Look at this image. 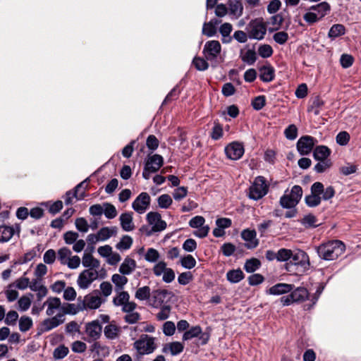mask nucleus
I'll return each instance as SVG.
<instances>
[{
  "instance_id": "35",
  "label": "nucleus",
  "mask_w": 361,
  "mask_h": 361,
  "mask_svg": "<svg viewBox=\"0 0 361 361\" xmlns=\"http://www.w3.org/2000/svg\"><path fill=\"white\" fill-rule=\"evenodd\" d=\"M330 8H331L330 5L327 2L323 1V2L319 3L315 6H311L310 8V10L315 12L316 14L318 16V17L320 19H322L330 11Z\"/></svg>"
},
{
  "instance_id": "57",
  "label": "nucleus",
  "mask_w": 361,
  "mask_h": 361,
  "mask_svg": "<svg viewBox=\"0 0 361 361\" xmlns=\"http://www.w3.org/2000/svg\"><path fill=\"white\" fill-rule=\"evenodd\" d=\"M273 49L269 44H262L258 48V54L262 58H269L273 54Z\"/></svg>"
},
{
  "instance_id": "1",
  "label": "nucleus",
  "mask_w": 361,
  "mask_h": 361,
  "mask_svg": "<svg viewBox=\"0 0 361 361\" xmlns=\"http://www.w3.org/2000/svg\"><path fill=\"white\" fill-rule=\"evenodd\" d=\"M319 257L325 260H334L345 251V245L340 240H330L317 247Z\"/></svg>"
},
{
  "instance_id": "15",
  "label": "nucleus",
  "mask_w": 361,
  "mask_h": 361,
  "mask_svg": "<svg viewBox=\"0 0 361 361\" xmlns=\"http://www.w3.org/2000/svg\"><path fill=\"white\" fill-rule=\"evenodd\" d=\"M292 262L294 265L299 267L302 271H305L309 269L310 267V259L307 254L300 250L293 252L291 257Z\"/></svg>"
},
{
  "instance_id": "39",
  "label": "nucleus",
  "mask_w": 361,
  "mask_h": 361,
  "mask_svg": "<svg viewBox=\"0 0 361 361\" xmlns=\"http://www.w3.org/2000/svg\"><path fill=\"white\" fill-rule=\"evenodd\" d=\"M151 289L149 286H145L140 288H138L135 293V298L140 301L150 300L151 298Z\"/></svg>"
},
{
  "instance_id": "23",
  "label": "nucleus",
  "mask_w": 361,
  "mask_h": 361,
  "mask_svg": "<svg viewBox=\"0 0 361 361\" xmlns=\"http://www.w3.org/2000/svg\"><path fill=\"white\" fill-rule=\"evenodd\" d=\"M183 349L184 345L182 343L173 341L164 344L161 351L164 354H170L172 356H175L181 353Z\"/></svg>"
},
{
  "instance_id": "10",
  "label": "nucleus",
  "mask_w": 361,
  "mask_h": 361,
  "mask_svg": "<svg viewBox=\"0 0 361 361\" xmlns=\"http://www.w3.org/2000/svg\"><path fill=\"white\" fill-rule=\"evenodd\" d=\"M98 271L92 269L83 270L78 276L77 284L81 289L88 288L92 283L98 278Z\"/></svg>"
},
{
  "instance_id": "63",
  "label": "nucleus",
  "mask_w": 361,
  "mask_h": 361,
  "mask_svg": "<svg viewBox=\"0 0 361 361\" xmlns=\"http://www.w3.org/2000/svg\"><path fill=\"white\" fill-rule=\"evenodd\" d=\"M207 61L206 59L195 57L193 59V64L198 71H202L208 68L209 64Z\"/></svg>"
},
{
  "instance_id": "53",
  "label": "nucleus",
  "mask_w": 361,
  "mask_h": 361,
  "mask_svg": "<svg viewBox=\"0 0 361 361\" xmlns=\"http://www.w3.org/2000/svg\"><path fill=\"white\" fill-rule=\"evenodd\" d=\"M125 312L126 314L124 316V320L128 324H135L141 318L140 314L135 310H130Z\"/></svg>"
},
{
  "instance_id": "64",
  "label": "nucleus",
  "mask_w": 361,
  "mask_h": 361,
  "mask_svg": "<svg viewBox=\"0 0 361 361\" xmlns=\"http://www.w3.org/2000/svg\"><path fill=\"white\" fill-rule=\"evenodd\" d=\"M274 40L279 44H284L288 39V35L285 31L276 32L273 35Z\"/></svg>"
},
{
  "instance_id": "50",
  "label": "nucleus",
  "mask_w": 361,
  "mask_h": 361,
  "mask_svg": "<svg viewBox=\"0 0 361 361\" xmlns=\"http://www.w3.org/2000/svg\"><path fill=\"white\" fill-rule=\"evenodd\" d=\"M18 313L15 310L8 311L4 317V322L8 326H14L18 319Z\"/></svg>"
},
{
  "instance_id": "29",
  "label": "nucleus",
  "mask_w": 361,
  "mask_h": 361,
  "mask_svg": "<svg viewBox=\"0 0 361 361\" xmlns=\"http://www.w3.org/2000/svg\"><path fill=\"white\" fill-rule=\"evenodd\" d=\"M121 226L123 231H131L135 228L133 222V215L130 212H126L120 216Z\"/></svg>"
},
{
  "instance_id": "32",
  "label": "nucleus",
  "mask_w": 361,
  "mask_h": 361,
  "mask_svg": "<svg viewBox=\"0 0 361 361\" xmlns=\"http://www.w3.org/2000/svg\"><path fill=\"white\" fill-rule=\"evenodd\" d=\"M15 229L13 226L7 225L0 226V243L9 241L15 233Z\"/></svg>"
},
{
  "instance_id": "58",
  "label": "nucleus",
  "mask_w": 361,
  "mask_h": 361,
  "mask_svg": "<svg viewBox=\"0 0 361 361\" xmlns=\"http://www.w3.org/2000/svg\"><path fill=\"white\" fill-rule=\"evenodd\" d=\"M104 209L103 212L104 213V215L107 219H111L117 216L116 209L113 204L106 203L104 204Z\"/></svg>"
},
{
  "instance_id": "16",
  "label": "nucleus",
  "mask_w": 361,
  "mask_h": 361,
  "mask_svg": "<svg viewBox=\"0 0 361 361\" xmlns=\"http://www.w3.org/2000/svg\"><path fill=\"white\" fill-rule=\"evenodd\" d=\"M227 157L231 160L239 159L244 154L243 145L238 142H233L225 147Z\"/></svg>"
},
{
  "instance_id": "5",
  "label": "nucleus",
  "mask_w": 361,
  "mask_h": 361,
  "mask_svg": "<svg viewBox=\"0 0 361 361\" xmlns=\"http://www.w3.org/2000/svg\"><path fill=\"white\" fill-rule=\"evenodd\" d=\"M286 192H287V190ZM302 196V188L300 185H294L288 194L285 193L280 198V204L282 207L286 209L295 207L300 202Z\"/></svg>"
},
{
  "instance_id": "31",
  "label": "nucleus",
  "mask_w": 361,
  "mask_h": 361,
  "mask_svg": "<svg viewBox=\"0 0 361 361\" xmlns=\"http://www.w3.org/2000/svg\"><path fill=\"white\" fill-rule=\"evenodd\" d=\"M308 297L309 293L307 290L303 287L297 288L291 292V298L293 300L294 302H302L308 299Z\"/></svg>"
},
{
  "instance_id": "7",
  "label": "nucleus",
  "mask_w": 361,
  "mask_h": 361,
  "mask_svg": "<svg viewBox=\"0 0 361 361\" xmlns=\"http://www.w3.org/2000/svg\"><path fill=\"white\" fill-rule=\"evenodd\" d=\"M269 190V185L263 176H257L249 188V197L258 200L265 196Z\"/></svg>"
},
{
  "instance_id": "11",
  "label": "nucleus",
  "mask_w": 361,
  "mask_h": 361,
  "mask_svg": "<svg viewBox=\"0 0 361 361\" xmlns=\"http://www.w3.org/2000/svg\"><path fill=\"white\" fill-rule=\"evenodd\" d=\"M43 307H47L46 314L49 317L61 315L63 312V304L61 299L56 297H49L44 302Z\"/></svg>"
},
{
  "instance_id": "38",
  "label": "nucleus",
  "mask_w": 361,
  "mask_h": 361,
  "mask_svg": "<svg viewBox=\"0 0 361 361\" xmlns=\"http://www.w3.org/2000/svg\"><path fill=\"white\" fill-rule=\"evenodd\" d=\"M233 30V26L229 23H223L219 27V32L222 36L223 43H229L231 41L230 34Z\"/></svg>"
},
{
  "instance_id": "12",
  "label": "nucleus",
  "mask_w": 361,
  "mask_h": 361,
  "mask_svg": "<svg viewBox=\"0 0 361 361\" xmlns=\"http://www.w3.org/2000/svg\"><path fill=\"white\" fill-rule=\"evenodd\" d=\"M151 202L150 196L147 192H141L133 201V209L138 214H143L149 207Z\"/></svg>"
},
{
  "instance_id": "61",
  "label": "nucleus",
  "mask_w": 361,
  "mask_h": 361,
  "mask_svg": "<svg viewBox=\"0 0 361 361\" xmlns=\"http://www.w3.org/2000/svg\"><path fill=\"white\" fill-rule=\"evenodd\" d=\"M229 10L231 13L240 16L243 14V6L240 1L231 2L229 4Z\"/></svg>"
},
{
  "instance_id": "20",
  "label": "nucleus",
  "mask_w": 361,
  "mask_h": 361,
  "mask_svg": "<svg viewBox=\"0 0 361 361\" xmlns=\"http://www.w3.org/2000/svg\"><path fill=\"white\" fill-rule=\"evenodd\" d=\"M169 291L165 289H157L152 292L149 305L154 307H158L165 301Z\"/></svg>"
},
{
  "instance_id": "18",
  "label": "nucleus",
  "mask_w": 361,
  "mask_h": 361,
  "mask_svg": "<svg viewBox=\"0 0 361 361\" xmlns=\"http://www.w3.org/2000/svg\"><path fill=\"white\" fill-rule=\"evenodd\" d=\"M241 238L246 242L245 247L253 249L258 246L259 240L257 238V233L255 230L244 229L240 234Z\"/></svg>"
},
{
  "instance_id": "27",
  "label": "nucleus",
  "mask_w": 361,
  "mask_h": 361,
  "mask_svg": "<svg viewBox=\"0 0 361 361\" xmlns=\"http://www.w3.org/2000/svg\"><path fill=\"white\" fill-rule=\"evenodd\" d=\"M293 288V285L280 283L271 286L268 293L271 295H281L290 292Z\"/></svg>"
},
{
  "instance_id": "37",
  "label": "nucleus",
  "mask_w": 361,
  "mask_h": 361,
  "mask_svg": "<svg viewBox=\"0 0 361 361\" xmlns=\"http://www.w3.org/2000/svg\"><path fill=\"white\" fill-rule=\"evenodd\" d=\"M121 274H114L111 276V281L116 286V290H121L127 284L128 279Z\"/></svg>"
},
{
  "instance_id": "4",
  "label": "nucleus",
  "mask_w": 361,
  "mask_h": 361,
  "mask_svg": "<svg viewBox=\"0 0 361 361\" xmlns=\"http://www.w3.org/2000/svg\"><path fill=\"white\" fill-rule=\"evenodd\" d=\"M57 258L62 265H66L71 269L78 268L81 263L80 258L77 255H73L71 250L66 247L58 250Z\"/></svg>"
},
{
  "instance_id": "56",
  "label": "nucleus",
  "mask_w": 361,
  "mask_h": 361,
  "mask_svg": "<svg viewBox=\"0 0 361 361\" xmlns=\"http://www.w3.org/2000/svg\"><path fill=\"white\" fill-rule=\"evenodd\" d=\"M181 265L188 269L194 268L196 265L195 259L190 255H188L180 259Z\"/></svg>"
},
{
  "instance_id": "25",
  "label": "nucleus",
  "mask_w": 361,
  "mask_h": 361,
  "mask_svg": "<svg viewBox=\"0 0 361 361\" xmlns=\"http://www.w3.org/2000/svg\"><path fill=\"white\" fill-rule=\"evenodd\" d=\"M85 182H82L78 184L75 188V192L72 193L68 191L66 194L65 203L66 204H71L72 203L73 197H75L77 200H82L85 197V188L83 187Z\"/></svg>"
},
{
  "instance_id": "17",
  "label": "nucleus",
  "mask_w": 361,
  "mask_h": 361,
  "mask_svg": "<svg viewBox=\"0 0 361 361\" xmlns=\"http://www.w3.org/2000/svg\"><path fill=\"white\" fill-rule=\"evenodd\" d=\"M314 145V139L311 136H303L297 142V148L301 154H308Z\"/></svg>"
},
{
  "instance_id": "34",
  "label": "nucleus",
  "mask_w": 361,
  "mask_h": 361,
  "mask_svg": "<svg viewBox=\"0 0 361 361\" xmlns=\"http://www.w3.org/2000/svg\"><path fill=\"white\" fill-rule=\"evenodd\" d=\"M240 58L247 65H253L257 60V54L254 49H247L246 51L241 50L240 52Z\"/></svg>"
},
{
  "instance_id": "44",
  "label": "nucleus",
  "mask_w": 361,
  "mask_h": 361,
  "mask_svg": "<svg viewBox=\"0 0 361 361\" xmlns=\"http://www.w3.org/2000/svg\"><path fill=\"white\" fill-rule=\"evenodd\" d=\"M345 33V28L342 24H335L330 28L328 36L334 39L338 37L343 35Z\"/></svg>"
},
{
  "instance_id": "49",
  "label": "nucleus",
  "mask_w": 361,
  "mask_h": 361,
  "mask_svg": "<svg viewBox=\"0 0 361 361\" xmlns=\"http://www.w3.org/2000/svg\"><path fill=\"white\" fill-rule=\"evenodd\" d=\"M32 320L30 317L22 316L19 319V329L22 332L27 331L32 326Z\"/></svg>"
},
{
  "instance_id": "59",
  "label": "nucleus",
  "mask_w": 361,
  "mask_h": 361,
  "mask_svg": "<svg viewBox=\"0 0 361 361\" xmlns=\"http://www.w3.org/2000/svg\"><path fill=\"white\" fill-rule=\"evenodd\" d=\"M76 228L82 233H87L90 226L87 220L82 217L77 218L75 221Z\"/></svg>"
},
{
  "instance_id": "28",
  "label": "nucleus",
  "mask_w": 361,
  "mask_h": 361,
  "mask_svg": "<svg viewBox=\"0 0 361 361\" xmlns=\"http://www.w3.org/2000/svg\"><path fill=\"white\" fill-rule=\"evenodd\" d=\"M82 264L83 267L87 269H92V270H97L100 267L99 261L95 259L90 253H84L82 258Z\"/></svg>"
},
{
  "instance_id": "48",
  "label": "nucleus",
  "mask_w": 361,
  "mask_h": 361,
  "mask_svg": "<svg viewBox=\"0 0 361 361\" xmlns=\"http://www.w3.org/2000/svg\"><path fill=\"white\" fill-rule=\"evenodd\" d=\"M104 333L106 338L110 339H114L118 335L119 329L115 324H110L105 326Z\"/></svg>"
},
{
  "instance_id": "30",
  "label": "nucleus",
  "mask_w": 361,
  "mask_h": 361,
  "mask_svg": "<svg viewBox=\"0 0 361 361\" xmlns=\"http://www.w3.org/2000/svg\"><path fill=\"white\" fill-rule=\"evenodd\" d=\"M85 310V307L82 306L81 302L78 305L73 303H63V312L61 313V317L64 318L66 314H75L80 311Z\"/></svg>"
},
{
  "instance_id": "2",
  "label": "nucleus",
  "mask_w": 361,
  "mask_h": 361,
  "mask_svg": "<svg viewBox=\"0 0 361 361\" xmlns=\"http://www.w3.org/2000/svg\"><path fill=\"white\" fill-rule=\"evenodd\" d=\"M250 39L262 40L267 31V25L262 18L251 20L245 28Z\"/></svg>"
},
{
  "instance_id": "19",
  "label": "nucleus",
  "mask_w": 361,
  "mask_h": 361,
  "mask_svg": "<svg viewBox=\"0 0 361 361\" xmlns=\"http://www.w3.org/2000/svg\"><path fill=\"white\" fill-rule=\"evenodd\" d=\"M64 321L65 319L62 318L61 315L51 316L41 323V330L44 332L49 331L63 324Z\"/></svg>"
},
{
  "instance_id": "46",
  "label": "nucleus",
  "mask_w": 361,
  "mask_h": 361,
  "mask_svg": "<svg viewBox=\"0 0 361 361\" xmlns=\"http://www.w3.org/2000/svg\"><path fill=\"white\" fill-rule=\"evenodd\" d=\"M216 23V20L214 23L212 20L208 23H204L202 27V34L207 37H213L215 35L216 33L215 24Z\"/></svg>"
},
{
  "instance_id": "3",
  "label": "nucleus",
  "mask_w": 361,
  "mask_h": 361,
  "mask_svg": "<svg viewBox=\"0 0 361 361\" xmlns=\"http://www.w3.org/2000/svg\"><path fill=\"white\" fill-rule=\"evenodd\" d=\"M221 45L217 40H210L205 43L202 53L207 61L211 63L212 66L216 67L220 61Z\"/></svg>"
},
{
  "instance_id": "54",
  "label": "nucleus",
  "mask_w": 361,
  "mask_h": 361,
  "mask_svg": "<svg viewBox=\"0 0 361 361\" xmlns=\"http://www.w3.org/2000/svg\"><path fill=\"white\" fill-rule=\"evenodd\" d=\"M157 202L159 207L167 209L171 205L173 200L169 195L164 194L158 197Z\"/></svg>"
},
{
  "instance_id": "51",
  "label": "nucleus",
  "mask_w": 361,
  "mask_h": 361,
  "mask_svg": "<svg viewBox=\"0 0 361 361\" xmlns=\"http://www.w3.org/2000/svg\"><path fill=\"white\" fill-rule=\"evenodd\" d=\"M301 223L306 227H317L319 225L316 216L311 214L305 215L301 220Z\"/></svg>"
},
{
  "instance_id": "62",
  "label": "nucleus",
  "mask_w": 361,
  "mask_h": 361,
  "mask_svg": "<svg viewBox=\"0 0 361 361\" xmlns=\"http://www.w3.org/2000/svg\"><path fill=\"white\" fill-rule=\"evenodd\" d=\"M159 258V252L154 248H149L145 255V259L146 261L149 262H155Z\"/></svg>"
},
{
  "instance_id": "60",
  "label": "nucleus",
  "mask_w": 361,
  "mask_h": 361,
  "mask_svg": "<svg viewBox=\"0 0 361 361\" xmlns=\"http://www.w3.org/2000/svg\"><path fill=\"white\" fill-rule=\"evenodd\" d=\"M18 309L25 312L27 310L31 305V298L27 295L22 296L18 301Z\"/></svg>"
},
{
  "instance_id": "47",
  "label": "nucleus",
  "mask_w": 361,
  "mask_h": 361,
  "mask_svg": "<svg viewBox=\"0 0 361 361\" xmlns=\"http://www.w3.org/2000/svg\"><path fill=\"white\" fill-rule=\"evenodd\" d=\"M202 333V329L200 326H195L185 331L183 336V341H188L193 338L198 337Z\"/></svg>"
},
{
  "instance_id": "45",
  "label": "nucleus",
  "mask_w": 361,
  "mask_h": 361,
  "mask_svg": "<svg viewBox=\"0 0 361 361\" xmlns=\"http://www.w3.org/2000/svg\"><path fill=\"white\" fill-rule=\"evenodd\" d=\"M261 265V262L256 258H252L245 262L244 265V269L247 273H252L257 270Z\"/></svg>"
},
{
  "instance_id": "9",
  "label": "nucleus",
  "mask_w": 361,
  "mask_h": 361,
  "mask_svg": "<svg viewBox=\"0 0 361 361\" xmlns=\"http://www.w3.org/2000/svg\"><path fill=\"white\" fill-rule=\"evenodd\" d=\"M324 192V185L316 182L311 186V194L305 197V203L310 207L318 206L321 203L320 195Z\"/></svg>"
},
{
  "instance_id": "36",
  "label": "nucleus",
  "mask_w": 361,
  "mask_h": 361,
  "mask_svg": "<svg viewBox=\"0 0 361 361\" xmlns=\"http://www.w3.org/2000/svg\"><path fill=\"white\" fill-rule=\"evenodd\" d=\"M117 233V228L113 227H103L98 232V236L101 241H105L111 237L116 235Z\"/></svg>"
},
{
  "instance_id": "26",
  "label": "nucleus",
  "mask_w": 361,
  "mask_h": 361,
  "mask_svg": "<svg viewBox=\"0 0 361 361\" xmlns=\"http://www.w3.org/2000/svg\"><path fill=\"white\" fill-rule=\"evenodd\" d=\"M163 157L159 154H154L149 157L145 164L147 168L152 172H157L163 165Z\"/></svg>"
},
{
  "instance_id": "40",
  "label": "nucleus",
  "mask_w": 361,
  "mask_h": 361,
  "mask_svg": "<svg viewBox=\"0 0 361 361\" xmlns=\"http://www.w3.org/2000/svg\"><path fill=\"white\" fill-rule=\"evenodd\" d=\"M331 151L326 146H318L315 148L314 151V157L315 159L319 161L325 160L329 155Z\"/></svg>"
},
{
  "instance_id": "55",
  "label": "nucleus",
  "mask_w": 361,
  "mask_h": 361,
  "mask_svg": "<svg viewBox=\"0 0 361 361\" xmlns=\"http://www.w3.org/2000/svg\"><path fill=\"white\" fill-rule=\"evenodd\" d=\"M293 256V251L286 248H281L277 252V261L286 262Z\"/></svg>"
},
{
  "instance_id": "33",
  "label": "nucleus",
  "mask_w": 361,
  "mask_h": 361,
  "mask_svg": "<svg viewBox=\"0 0 361 361\" xmlns=\"http://www.w3.org/2000/svg\"><path fill=\"white\" fill-rule=\"evenodd\" d=\"M259 78L266 82H271L274 78V69L271 66H264L259 68Z\"/></svg>"
},
{
  "instance_id": "24",
  "label": "nucleus",
  "mask_w": 361,
  "mask_h": 361,
  "mask_svg": "<svg viewBox=\"0 0 361 361\" xmlns=\"http://www.w3.org/2000/svg\"><path fill=\"white\" fill-rule=\"evenodd\" d=\"M136 267L135 260L130 257H126L121 264L118 271L123 275H130L135 270Z\"/></svg>"
},
{
  "instance_id": "43",
  "label": "nucleus",
  "mask_w": 361,
  "mask_h": 361,
  "mask_svg": "<svg viewBox=\"0 0 361 361\" xmlns=\"http://www.w3.org/2000/svg\"><path fill=\"white\" fill-rule=\"evenodd\" d=\"M244 278L243 272L240 269H233L227 272L226 279L233 283L240 282Z\"/></svg>"
},
{
  "instance_id": "52",
  "label": "nucleus",
  "mask_w": 361,
  "mask_h": 361,
  "mask_svg": "<svg viewBox=\"0 0 361 361\" xmlns=\"http://www.w3.org/2000/svg\"><path fill=\"white\" fill-rule=\"evenodd\" d=\"M69 353L68 348L64 345H60L53 352V357L56 360L64 358Z\"/></svg>"
},
{
  "instance_id": "42",
  "label": "nucleus",
  "mask_w": 361,
  "mask_h": 361,
  "mask_svg": "<svg viewBox=\"0 0 361 361\" xmlns=\"http://www.w3.org/2000/svg\"><path fill=\"white\" fill-rule=\"evenodd\" d=\"M133 242V238L130 235H123L116 245V248L121 252L128 250L131 247Z\"/></svg>"
},
{
  "instance_id": "21",
  "label": "nucleus",
  "mask_w": 361,
  "mask_h": 361,
  "mask_svg": "<svg viewBox=\"0 0 361 361\" xmlns=\"http://www.w3.org/2000/svg\"><path fill=\"white\" fill-rule=\"evenodd\" d=\"M102 303L101 297L94 294L87 295L81 302V305L85 307V310H96L101 306Z\"/></svg>"
},
{
  "instance_id": "13",
  "label": "nucleus",
  "mask_w": 361,
  "mask_h": 361,
  "mask_svg": "<svg viewBox=\"0 0 361 361\" xmlns=\"http://www.w3.org/2000/svg\"><path fill=\"white\" fill-rule=\"evenodd\" d=\"M205 220L202 216H196L191 219L189 221V225L192 228H198L197 231L194 232V235L199 238H204L207 235L209 227L204 226Z\"/></svg>"
},
{
  "instance_id": "8",
  "label": "nucleus",
  "mask_w": 361,
  "mask_h": 361,
  "mask_svg": "<svg viewBox=\"0 0 361 361\" xmlns=\"http://www.w3.org/2000/svg\"><path fill=\"white\" fill-rule=\"evenodd\" d=\"M116 296L113 298V303L116 307H121L123 312L135 310L137 304L133 301H130V295L127 291L116 290Z\"/></svg>"
},
{
  "instance_id": "41",
  "label": "nucleus",
  "mask_w": 361,
  "mask_h": 361,
  "mask_svg": "<svg viewBox=\"0 0 361 361\" xmlns=\"http://www.w3.org/2000/svg\"><path fill=\"white\" fill-rule=\"evenodd\" d=\"M324 105V102L319 97L313 99L312 104L308 108L309 112H312L314 115L317 116L320 114Z\"/></svg>"
},
{
  "instance_id": "22",
  "label": "nucleus",
  "mask_w": 361,
  "mask_h": 361,
  "mask_svg": "<svg viewBox=\"0 0 361 361\" xmlns=\"http://www.w3.org/2000/svg\"><path fill=\"white\" fill-rule=\"evenodd\" d=\"M85 332L91 340L95 341L101 336L102 326L97 320H94L86 324Z\"/></svg>"
},
{
  "instance_id": "6",
  "label": "nucleus",
  "mask_w": 361,
  "mask_h": 361,
  "mask_svg": "<svg viewBox=\"0 0 361 361\" xmlns=\"http://www.w3.org/2000/svg\"><path fill=\"white\" fill-rule=\"evenodd\" d=\"M133 347L140 355L151 354L157 348L155 338L147 334L142 335L134 342Z\"/></svg>"
},
{
  "instance_id": "14",
  "label": "nucleus",
  "mask_w": 361,
  "mask_h": 361,
  "mask_svg": "<svg viewBox=\"0 0 361 361\" xmlns=\"http://www.w3.org/2000/svg\"><path fill=\"white\" fill-rule=\"evenodd\" d=\"M147 220L148 224L152 226V230L154 232L162 231L166 228V221L161 219V216L158 212H149L147 214Z\"/></svg>"
}]
</instances>
